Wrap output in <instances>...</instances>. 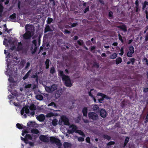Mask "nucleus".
Returning a JSON list of instances; mask_svg holds the SVG:
<instances>
[{
  "label": "nucleus",
  "instance_id": "f257e3e1",
  "mask_svg": "<svg viewBox=\"0 0 148 148\" xmlns=\"http://www.w3.org/2000/svg\"><path fill=\"white\" fill-rule=\"evenodd\" d=\"M39 138L44 142H48L50 140L52 143H55L58 146L60 147L62 145L60 140L55 137H51L49 138L47 135H41L40 136Z\"/></svg>",
  "mask_w": 148,
  "mask_h": 148
},
{
  "label": "nucleus",
  "instance_id": "f03ea898",
  "mask_svg": "<svg viewBox=\"0 0 148 148\" xmlns=\"http://www.w3.org/2000/svg\"><path fill=\"white\" fill-rule=\"evenodd\" d=\"M36 109V106L33 104H30L29 106H25L23 107L21 111V115H23L24 112L28 114V116H33L35 113L34 111Z\"/></svg>",
  "mask_w": 148,
  "mask_h": 148
},
{
  "label": "nucleus",
  "instance_id": "7ed1b4c3",
  "mask_svg": "<svg viewBox=\"0 0 148 148\" xmlns=\"http://www.w3.org/2000/svg\"><path fill=\"white\" fill-rule=\"evenodd\" d=\"M59 73L60 75L62 77V79L65 81V85L69 87H71L72 84L71 83L69 77L68 76L64 75L63 74V72L61 71H60Z\"/></svg>",
  "mask_w": 148,
  "mask_h": 148
},
{
  "label": "nucleus",
  "instance_id": "20e7f679",
  "mask_svg": "<svg viewBox=\"0 0 148 148\" xmlns=\"http://www.w3.org/2000/svg\"><path fill=\"white\" fill-rule=\"evenodd\" d=\"M9 44H10V49L12 51L15 50L17 51L21 50L23 49V46L21 42H19L16 47L15 46V42L10 40L8 42Z\"/></svg>",
  "mask_w": 148,
  "mask_h": 148
},
{
  "label": "nucleus",
  "instance_id": "39448f33",
  "mask_svg": "<svg viewBox=\"0 0 148 148\" xmlns=\"http://www.w3.org/2000/svg\"><path fill=\"white\" fill-rule=\"evenodd\" d=\"M63 123L64 124L69 125V120L66 117L64 116H62L61 117V120H60L58 123L60 125H62Z\"/></svg>",
  "mask_w": 148,
  "mask_h": 148
},
{
  "label": "nucleus",
  "instance_id": "423d86ee",
  "mask_svg": "<svg viewBox=\"0 0 148 148\" xmlns=\"http://www.w3.org/2000/svg\"><path fill=\"white\" fill-rule=\"evenodd\" d=\"M25 31L34 34V27L32 25L27 24L25 26Z\"/></svg>",
  "mask_w": 148,
  "mask_h": 148
},
{
  "label": "nucleus",
  "instance_id": "0eeeda50",
  "mask_svg": "<svg viewBox=\"0 0 148 148\" xmlns=\"http://www.w3.org/2000/svg\"><path fill=\"white\" fill-rule=\"evenodd\" d=\"M57 88V86L55 84H53L51 86H46L45 89L47 92L51 93Z\"/></svg>",
  "mask_w": 148,
  "mask_h": 148
},
{
  "label": "nucleus",
  "instance_id": "6e6552de",
  "mask_svg": "<svg viewBox=\"0 0 148 148\" xmlns=\"http://www.w3.org/2000/svg\"><path fill=\"white\" fill-rule=\"evenodd\" d=\"M88 116L90 119H92L93 121L96 120L98 119L97 114L94 112H89L88 114Z\"/></svg>",
  "mask_w": 148,
  "mask_h": 148
},
{
  "label": "nucleus",
  "instance_id": "1a4fd4ad",
  "mask_svg": "<svg viewBox=\"0 0 148 148\" xmlns=\"http://www.w3.org/2000/svg\"><path fill=\"white\" fill-rule=\"evenodd\" d=\"M32 43L33 44L31 45L30 47V50L32 53L33 54L36 52L37 49V42L36 40H34L32 41Z\"/></svg>",
  "mask_w": 148,
  "mask_h": 148
},
{
  "label": "nucleus",
  "instance_id": "9d476101",
  "mask_svg": "<svg viewBox=\"0 0 148 148\" xmlns=\"http://www.w3.org/2000/svg\"><path fill=\"white\" fill-rule=\"evenodd\" d=\"M69 129L68 130L67 132L69 134H72L74 132H76L77 128L76 126L71 125L69 126Z\"/></svg>",
  "mask_w": 148,
  "mask_h": 148
},
{
  "label": "nucleus",
  "instance_id": "9b49d317",
  "mask_svg": "<svg viewBox=\"0 0 148 148\" xmlns=\"http://www.w3.org/2000/svg\"><path fill=\"white\" fill-rule=\"evenodd\" d=\"M34 35L30 32H26L23 35V36L25 39L27 40L29 39Z\"/></svg>",
  "mask_w": 148,
  "mask_h": 148
},
{
  "label": "nucleus",
  "instance_id": "f8f14e48",
  "mask_svg": "<svg viewBox=\"0 0 148 148\" xmlns=\"http://www.w3.org/2000/svg\"><path fill=\"white\" fill-rule=\"evenodd\" d=\"M36 117L37 120L40 121H43L45 119V117L43 114H41L39 115H36Z\"/></svg>",
  "mask_w": 148,
  "mask_h": 148
},
{
  "label": "nucleus",
  "instance_id": "ddd939ff",
  "mask_svg": "<svg viewBox=\"0 0 148 148\" xmlns=\"http://www.w3.org/2000/svg\"><path fill=\"white\" fill-rule=\"evenodd\" d=\"M91 108L95 112H97L99 111V108L97 105H92L91 106Z\"/></svg>",
  "mask_w": 148,
  "mask_h": 148
},
{
  "label": "nucleus",
  "instance_id": "4468645a",
  "mask_svg": "<svg viewBox=\"0 0 148 148\" xmlns=\"http://www.w3.org/2000/svg\"><path fill=\"white\" fill-rule=\"evenodd\" d=\"M100 114L101 117H105L106 116V112L104 109H102L100 111Z\"/></svg>",
  "mask_w": 148,
  "mask_h": 148
},
{
  "label": "nucleus",
  "instance_id": "2eb2a0df",
  "mask_svg": "<svg viewBox=\"0 0 148 148\" xmlns=\"http://www.w3.org/2000/svg\"><path fill=\"white\" fill-rule=\"evenodd\" d=\"M32 85L29 83H24L23 84V86L24 88L27 89L30 88Z\"/></svg>",
  "mask_w": 148,
  "mask_h": 148
},
{
  "label": "nucleus",
  "instance_id": "dca6fc26",
  "mask_svg": "<svg viewBox=\"0 0 148 148\" xmlns=\"http://www.w3.org/2000/svg\"><path fill=\"white\" fill-rule=\"evenodd\" d=\"M10 40L12 41L11 39H10L8 41L7 39H5V40L3 41V44L4 45H5L6 47H8L9 48H10V49H10V48L11 47H10V44H9L8 43V42Z\"/></svg>",
  "mask_w": 148,
  "mask_h": 148
},
{
  "label": "nucleus",
  "instance_id": "f3484780",
  "mask_svg": "<svg viewBox=\"0 0 148 148\" xmlns=\"http://www.w3.org/2000/svg\"><path fill=\"white\" fill-rule=\"evenodd\" d=\"M117 27L122 29L123 31L125 32L127 31V27L124 25H123L121 26H117Z\"/></svg>",
  "mask_w": 148,
  "mask_h": 148
},
{
  "label": "nucleus",
  "instance_id": "a211bd4d",
  "mask_svg": "<svg viewBox=\"0 0 148 148\" xmlns=\"http://www.w3.org/2000/svg\"><path fill=\"white\" fill-rule=\"evenodd\" d=\"M63 146L64 148H68L71 146V143L65 142L63 143Z\"/></svg>",
  "mask_w": 148,
  "mask_h": 148
},
{
  "label": "nucleus",
  "instance_id": "6ab92c4d",
  "mask_svg": "<svg viewBox=\"0 0 148 148\" xmlns=\"http://www.w3.org/2000/svg\"><path fill=\"white\" fill-rule=\"evenodd\" d=\"M53 31V30L50 28L49 25H46L45 33H46L47 32H52Z\"/></svg>",
  "mask_w": 148,
  "mask_h": 148
},
{
  "label": "nucleus",
  "instance_id": "aec40b11",
  "mask_svg": "<svg viewBox=\"0 0 148 148\" xmlns=\"http://www.w3.org/2000/svg\"><path fill=\"white\" fill-rule=\"evenodd\" d=\"M87 108L85 107L82 110V112L84 116H86L87 115Z\"/></svg>",
  "mask_w": 148,
  "mask_h": 148
},
{
  "label": "nucleus",
  "instance_id": "412c9836",
  "mask_svg": "<svg viewBox=\"0 0 148 148\" xmlns=\"http://www.w3.org/2000/svg\"><path fill=\"white\" fill-rule=\"evenodd\" d=\"M122 61V60L121 58H117L116 60V64H118L121 62Z\"/></svg>",
  "mask_w": 148,
  "mask_h": 148
},
{
  "label": "nucleus",
  "instance_id": "4be33fe9",
  "mask_svg": "<svg viewBox=\"0 0 148 148\" xmlns=\"http://www.w3.org/2000/svg\"><path fill=\"white\" fill-rule=\"evenodd\" d=\"M49 59H47L45 62V64L46 66V68L47 69L49 68Z\"/></svg>",
  "mask_w": 148,
  "mask_h": 148
},
{
  "label": "nucleus",
  "instance_id": "5701e85b",
  "mask_svg": "<svg viewBox=\"0 0 148 148\" xmlns=\"http://www.w3.org/2000/svg\"><path fill=\"white\" fill-rule=\"evenodd\" d=\"M31 72V70H29L26 74L23 77V79L25 80L27 79L30 73Z\"/></svg>",
  "mask_w": 148,
  "mask_h": 148
},
{
  "label": "nucleus",
  "instance_id": "b1692460",
  "mask_svg": "<svg viewBox=\"0 0 148 148\" xmlns=\"http://www.w3.org/2000/svg\"><path fill=\"white\" fill-rule=\"evenodd\" d=\"M36 98L37 99L41 100L43 99V96L41 95H37L36 96Z\"/></svg>",
  "mask_w": 148,
  "mask_h": 148
},
{
  "label": "nucleus",
  "instance_id": "393cba45",
  "mask_svg": "<svg viewBox=\"0 0 148 148\" xmlns=\"http://www.w3.org/2000/svg\"><path fill=\"white\" fill-rule=\"evenodd\" d=\"M58 122V121L57 120V119H54L53 120L52 122V125L53 126H55L57 124Z\"/></svg>",
  "mask_w": 148,
  "mask_h": 148
},
{
  "label": "nucleus",
  "instance_id": "a878e982",
  "mask_svg": "<svg viewBox=\"0 0 148 148\" xmlns=\"http://www.w3.org/2000/svg\"><path fill=\"white\" fill-rule=\"evenodd\" d=\"M31 132L32 133L37 134L39 132V131L36 129H33L31 130Z\"/></svg>",
  "mask_w": 148,
  "mask_h": 148
},
{
  "label": "nucleus",
  "instance_id": "bb28decb",
  "mask_svg": "<svg viewBox=\"0 0 148 148\" xmlns=\"http://www.w3.org/2000/svg\"><path fill=\"white\" fill-rule=\"evenodd\" d=\"M76 133L79 134V135H80L81 136H85V135H84V133L81 130H77L76 131Z\"/></svg>",
  "mask_w": 148,
  "mask_h": 148
},
{
  "label": "nucleus",
  "instance_id": "cd10ccee",
  "mask_svg": "<svg viewBox=\"0 0 148 148\" xmlns=\"http://www.w3.org/2000/svg\"><path fill=\"white\" fill-rule=\"evenodd\" d=\"M117 56V55L116 53H114L110 56V58L111 59H114L116 58Z\"/></svg>",
  "mask_w": 148,
  "mask_h": 148
},
{
  "label": "nucleus",
  "instance_id": "c85d7f7f",
  "mask_svg": "<svg viewBox=\"0 0 148 148\" xmlns=\"http://www.w3.org/2000/svg\"><path fill=\"white\" fill-rule=\"evenodd\" d=\"M61 92H60L59 90L57 91L55 94V97H60L61 95Z\"/></svg>",
  "mask_w": 148,
  "mask_h": 148
},
{
  "label": "nucleus",
  "instance_id": "c756f323",
  "mask_svg": "<svg viewBox=\"0 0 148 148\" xmlns=\"http://www.w3.org/2000/svg\"><path fill=\"white\" fill-rule=\"evenodd\" d=\"M143 4V7L142 9L143 10H144L145 8L146 7V6L148 5V2L147 1H145L144 3L142 4Z\"/></svg>",
  "mask_w": 148,
  "mask_h": 148
},
{
  "label": "nucleus",
  "instance_id": "7c9ffc66",
  "mask_svg": "<svg viewBox=\"0 0 148 148\" xmlns=\"http://www.w3.org/2000/svg\"><path fill=\"white\" fill-rule=\"evenodd\" d=\"M54 116V114L52 112H50L48 113L46 116V117H50Z\"/></svg>",
  "mask_w": 148,
  "mask_h": 148
},
{
  "label": "nucleus",
  "instance_id": "2f4dec72",
  "mask_svg": "<svg viewBox=\"0 0 148 148\" xmlns=\"http://www.w3.org/2000/svg\"><path fill=\"white\" fill-rule=\"evenodd\" d=\"M20 60L17 58L14 57L13 58V61L16 64L19 62Z\"/></svg>",
  "mask_w": 148,
  "mask_h": 148
},
{
  "label": "nucleus",
  "instance_id": "473e14b6",
  "mask_svg": "<svg viewBox=\"0 0 148 148\" xmlns=\"http://www.w3.org/2000/svg\"><path fill=\"white\" fill-rule=\"evenodd\" d=\"M10 18L11 20H12L16 18V14L15 13L13 14L12 15H11L10 16Z\"/></svg>",
  "mask_w": 148,
  "mask_h": 148
},
{
  "label": "nucleus",
  "instance_id": "72a5a7b5",
  "mask_svg": "<svg viewBox=\"0 0 148 148\" xmlns=\"http://www.w3.org/2000/svg\"><path fill=\"white\" fill-rule=\"evenodd\" d=\"M129 51L131 52L132 53H134V48L133 47L131 46L129 47Z\"/></svg>",
  "mask_w": 148,
  "mask_h": 148
},
{
  "label": "nucleus",
  "instance_id": "f704fd0d",
  "mask_svg": "<svg viewBox=\"0 0 148 148\" xmlns=\"http://www.w3.org/2000/svg\"><path fill=\"white\" fill-rule=\"evenodd\" d=\"M103 137L104 138L107 139L108 140H110L111 139L110 136L107 135H104L103 136Z\"/></svg>",
  "mask_w": 148,
  "mask_h": 148
},
{
  "label": "nucleus",
  "instance_id": "c9c22d12",
  "mask_svg": "<svg viewBox=\"0 0 148 148\" xmlns=\"http://www.w3.org/2000/svg\"><path fill=\"white\" fill-rule=\"evenodd\" d=\"M35 122H33L32 121H30L29 122L27 123V125L29 126H30V127H33V126H32V125H35Z\"/></svg>",
  "mask_w": 148,
  "mask_h": 148
},
{
  "label": "nucleus",
  "instance_id": "e433bc0d",
  "mask_svg": "<svg viewBox=\"0 0 148 148\" xmlns=\"http://www.w3.org/2000/svg\"><path fill=\"white\" fill-rule=\"evenodd\" d=\"M3 26L4 27V30L5 31V32H7L8 33H9V31L11 30V29L10 30H8V29L7 28L6 25L5 24L3 25Z\"/></svg>",
  "mask_w": 148,
  "mask_h": 148
},
{
  "label": "nucleus",
  "instance_id": "4c0bfd02",
  "mask_svg": "<svg viewBox=\"0 0 148 148\" xmlns=\"http://www.w3.org/2000/svg\"><path fill=\"white\" fill-rule=\"evenodd\" d=\"M32 137L29 134H27L26 135L25 139L27 140H31Z\"/></svg>",
  "mask_w": 148,
  "mask_h": 148
},
{
  "label": "nucleus",
  "instance_id": "58836bf2",
  "mask_svg": "<svg viewBox=\"0 0 148 148\" xmlns=\"http://www.w3.org/2000/svg\"><path fill=\"white\" fill-rule=\"evenodd\" d=\"M3 7L0 4V16H1V13L3 12Z\"/></svg>",
  "mask_w": 148,
  "mask_h": 148
},
{
  "label": "nucleus",
  "instance_id": "ea45409f",
  "mask_svg": "<svg viewBox=\"0 0 148 148\" xmlns=\"http://www.w3.org/2000/svg\"><path fill=\"white\" fill-rule=\"evenodd\" d=\"M77 42L78 44L80 45H82L84 43L83 40H78Z\"/></svg>",
  "mask_w": 148,
  "mask_h": 148
},
{
  "label": "nucleus",
  "instance_id": "a19ab883",
  "mask_svg": "<svg viewBox=\"0 0 148 148\" xmlns=\"http://www.w3.org/2000/svg\"><path fill=\"white\" fill-rule=\"evenodd\" d=\"M93 90H94L93 89L91 90L90 91V92H88L89 95V96H90L92 98L94 97L92 95V94H93L92 91Z\"/></svg>",
  "mask_w": 148,
  "mask_h": 148
},
{
  "label": "nucleus",
  "instance_id": "79ce46f5",
  "mask_svg": "<svg viewBox=\"0 0 148 148\" xmlns=\"http://www.w3.org/2000/svg\"><path fill=\"white\" fill-rule=\"evenodd\" d=\"M52 106L55 108H56V104L53 102H51L48 105V106Z\"/></svg>",
  "mask_w": 148,
  "mask_h": 148
},
{
  "label": "nucleus",
  "instance_id": "37998d69",
  "mask_svg": "<svg viewBox=\"0 0 148 148\" xmlns=\"http://www.w3.org/2000/svg\"><path fill=\"white\" fill-rule=\"evenodd\" d=\"M129 140V138L128 137H126L125 141V143H124V146H125V145H126L127 143L128 142Z\"/></svg>",
  "mask_w": 148,
  "mask_h": 148
},
{
  "label": "nucleus",
  "instance_id": "c03bdc74",
  "mask_svg": "<svg viewBox=\"0 0 148 148\" xmlns=\"http://www.w3.org/2000/svg\"><path fill=\"white\" fill-rule=\"evenodd\" d=\"M55 72V68L53 67H52L51 69L50 73H51L53 74Z\"/></svg>",
  "mask_w": 148,
  "mask_h": 148
},
{
  "label": "nucleus",
  "instance_id": "a18cd8bd",
  "mask_svg": "<svg viewBox=\"0 0 148 148\" xmlns=\"http://www.w3.org/2000/svg\"><path fill=\"white\" fill-rule=\"evenodd\" d=\"M53 21V19L50 18H48L47 19V23L50 24Z\"/></svg>",
  "mask_w": 148,
  "mask_h": 148
},
{
  "label": "nucleus",
  "instance_id": "49530a36",
  "mask_svg": "<svg viewBox=\"0 0 148 148\" xmlns=\"http://www.w3.org/2000/svg\"><path fill=\"white\" fill-rule=\"evenodd\" d=\"M133 53L129 51L127 53V56L129 57H131L132 56V54Z\"/></svg>",
  "mask_w": 148,
  "mask_h": 148
},
{
  "label": "nucleus",
  "instance_id": "de8ad7c7",
  "mask_svg": "<svg viewBox=\"0 0 148 148\" xmlns=\"http://www.w3.org/2000/svg\"><path fill=\"white\" fill-rule=\"evenodd\" d=\"M78 140L79 142H82L84 140V138L81 137H78Z\"/></svg>",
  "mask_w": 148,
  "mask_h": 148
},
{
  "label": "nucleus",
  "instance_id": "09e8293b",
  "mask_svg": "<svg viewBox=\"0 0 148 148\" xmlns=\"http://www.w3.org/2000/svg\"><path fill=\"white\" fill-rule=\"evenodd\" d=\"M16 125L17 127L19 129H21L23 128V127L19 123L17 124Z\"/></svg>",
  "mask_w": 148,
  "mask_h": 148
},
{
  "label": "nucleus",
  "instance_id": "8fccbe9b",
  "mask_svg": "<svg viewBox=\"0 0 148 148\" xmlns=\"http://www.w3.org/2000/svg\"><path fill=\"white\" fill-rule=\"evenodd\" d=\"M115 143L113 141H110L107 144V145H113Z\"/></svg>",
  "mask_w": 148,
  "mask_h": 148
},
{
  "label": "nucleus",
  "instance_id": "3c124183",
  "mask_svg": "<svg viewBox=\"0 0 148 148\" xmlns=\"http://www.w3.org/2000/svg\"><path fill=\"white\" fill-rule=\"evenodd\" d=\"M86 140L87 142L89 143H90V138L89 137H87L86 139Z\"/></svg>",
  "mask_w": 148,
  "mask_h": 148
},
{
  "label": "nucleus",
  "instance_id": "603ef678",
  "mask_svg": "<svg viewBox=\"0 0 148 148\" xmlns=\"http://www.w3.org/2000/svg\"><path fill=\"white\" fill-rule=\"evenodd\" d=\"M108 15L109 17L112 18L113 17V12L111 11H110L109 12Z\"/></svg>",
  "mask_w": 148,
  "mask_h": 148
},
{
  "label": "nucleus",
  "instance_id": "864d4df0",
  "mask_svg": "<svg viewBox=\"0 0 148 148\" xmlns=\"http://www.w3.org/2000/svg\"><path fill=\"white\" fill-rule=\"evenodd\" d=\"M135 4L136 5L135 7H139V1L138 0H136L135 2Z\"/></svg>",
  "mask_w": 148,
  "mask_h": 148
},
{
  "label": "nucleus",
  "instance_id": "5fc2aeb1",
  "mask_svg": "<svg viewBox=\"0 0 148 148\" xmlns=\"http://www.w3.org/2000/svg\"><path fill=\"white\" fill-rule=\"evenodd\" d=\"M104 94L100 92H99L97 93V95L98 96H100L102 97H103Z\"/></svg>",
  "mask_w": 148,
  "mask_h": 148
},
{
  "label": "nucleus",
  "instance_id": "6e6d98bb",
  "mask_svg": "<svg viewBox=\"0 0 148 148\" xmlns=\"http://www.w3.org/2000/svg\"><path fill=\"white\" fill-rule=\"evenodd\" d=\"M30 65V63L29 62H27V63L26 66L25 67V69H27L28 68Z\"/></svg>",
  "mask_w": 148,
  "mask_h": 148
},
{
  "label": "nucleus",
  "instance_id": "4d7b16f0",
  "mask_svg": "<svg viewBox=\"0 0 148 148\" xmlns=\"http://www.w3.org/2000/svg\"><path fill=\"white\" fill-rule=\"evenodd\" d=\"M130 60L131 61V62L132 64L133 65L134 64V62H135V59H134V58H131L130 59Z\"/></svg>",
  "mask_w": 148,
  "mask_h": 148
},
{
  "label": "nucleus",
  "instance_id": "13d9d810",
  "mask_svg": "<svg viewBox=\"0 0 148 148\" xmlns=\"http://www.w3.org/2000/svg\"><path fill=\"white\" fill-rule=\"evenodd\" d=\"M93 65L96 68H98L99 66V64L97 63H95Z\"/></svg>",
  "mask_w": 148,
  "mask_h": 148
},
{
  "label": "nucleus",
  "instance_id": "bf43d9fd",
  "mask_svg": "<svg viewBox=\"0 0 148 148\" xmlns=\"http://www.w3.org/2000/svg\"><path fill=\"white\" fill-rule=\"evenodd\" d=\"M37 75L36 74V75H33L32 76H31V77L32 78H36V80H37Z\"/></svg>",
  "mask_w": 148,
  "mask_h": 148
},
{
  "label": "nucleus",
  "instance_id": "052dcab7",
  "mask_svg": "<svg viewBox=\"0 0 148 148\" xmlns=\"http://www.w3.org/2000/svg\"><path fill=\"white\" fill-rule=\"evenodd\" d=\"M145 12L146 14V18L147 19H148V12L147 10L145 11Z\"/></svg>",
  "mask_w": 148,
  "mask_h": 148
},
{
  "label": "nucleus",
  "instance_id": "680f3d73",
  "mask_svg": "<svg viewBox=\"0 0 148 148\" xmlns=\"http://www.w3.org/2000/svg\"><path fill=\"white\" fill-rule=\"evenodd\" d=\"M70 33V32L67 29L65 30L64 31V33L65 34H69Z\"/></svg>",
  "mask_w": 148,
  "mask_h": 148
},
{
  "label": "nucleus",
  "instance_id": "e2e57ef3",
  "mask_svg": "<svg viewBox=\"0 0 148 148\" xmlns=\"http://www.w3.org/2000/svg\"><path fill=\"white\" fill-rule=\"evenodd\" d=\"M118 36H119V39L122 42L123 40L122 39V37L120 35V34H119L118 35Z\"/></svg>",
  "mask_w": 148,
  "mask_h": 148
},
{
  "label": "nucleus",
  "instance_id": "0e129e2a",
  "mask_svg": "<svg viewBox=\"0 0 148 148\" xmlns=\"http://www.w3.org/2000/svg\"><path fill=\"white\" fill-rule=\"evenodd\" d=\"M103 97L104 98H106L107 99H110V98L109 97H108V96H106V95H104V96Z\"/></svg>",
  "mask_w": 148,
  "mask_h": 148
},
{
  "label": "nucleus",
  "instance_id": "69168bd1",
  "mask_svg": "<svg viewBox=\"0 0 148 148\" xmlns=\"http://www.w3.org/2000/svg\"><path fill=\"white\" fill-rule=\"evenodd\" d=\"M148 121V113L147 114L146 119H145V123H146Z\"/></svg>",
  "mask_w": 148,
  "mask_h": 148
},
{
  "label": "nucleus",
  "instance_id": "338daca9",
  "mask_svg": "<svg viewBox=\"0 0 148 148\" xmlns=\"http://www.w3.org/2000/svg\"><path fill=\"white\" fill-rule=\"evenodd\" d=\"M101 56L103 57H106V55L105 53H103L101 54Z\"/></svg>",
  "mask_w": 148,
  "mask_h": 148
},
{
  "label": "nucleus",
  "instance_id": "774afa93",
  "mask_svg": "<svg viewBox=\"0 0 148 148\" xmlns=\"http://www.w3.org/2000/svg\"><path fill=\"white\" fill-rule=\"evenodd\" d=\"M145 40L146 41L148 40V35L147 34L146 35L145 37Z\"/></svg>",
  "mask_w": 148,
  "mask_h": 148
}]
</instances>
